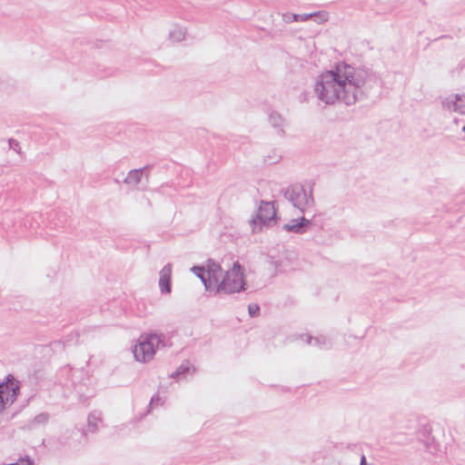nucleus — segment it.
<instances>
[{
    "instance_id": "1",
    "label": "nucleus",
    "mask_w": 465,
    "mask_h": 465,
    "mask_svg": "<svg viewBox=\"0 0 465 465\" xmlns=\"http://www.w3.org/2000/svg\"><path fill=\"white\" fill-rule=\"evenodd\" d=\"M379 84L380 79L374 73L338 63L317 77L313 91L319 101L326 105L337 102L352 105Z\"/></svg>"
},
{
    "instance_id": "2",
    "label": "nucleus",
    "mask_w": 465,
    "mask_h": 465,
    "mask_svg": "<svg viewBox=\"0 0 465 465\" xmlns=\"http://www.w3.org/2000/svg\"><path fill=\"white\" fill-rule=\"evenodd\" d=\"M205 276L211 283V289L208 292H213L214 295L233 294L243 292L247 288L243 268L238 261L233 262L230 270L224 272L218 262L208 259Z\"/></svg>"
},
{
    "instance_id": "3",
    "label": "nucleus",
    "mask_w": 465,
    "mask_h": 465,
    "mask_svg": "<svg viewBox=\"0 0 465 465\" xmlns=\"http://www.w3.org/2000/svg\"><path fill=\"white\" fill-rule=\"evenodd\" d=\"M167 346L165 336L163 333L152 332L141 335L137 344L133 348V353L136 361L146 362L153 359L156 349Z\"/></svg>"
},
{
    "instance_id": "4",
    "label": "nucleus",
    "mask_w": 465,
    "mask_h": 465,
    "mask_svg": "<svg viewBox=\"0 0 465 465\" xmlns=\"http://www.w3.org/2000/svg\"><path fill=\"white\" fill-rule=\"evenodd\" d=\"M283 197L290 202L293 207L305 213L307 208L314 205L312 188L306 190L302 184L295 183L289 185L282 190Z\"/></svg>"
},
{
    "instance_id": "5",
    "label": "nucleus",
    "mask_w": 465,
    "mask_h": 465,
    "mask_svg": "<svg viewBox=\"0 0 465 465\" xmlns=\"http://www.w3.org/2000/svg\"><path fill=\"white\" fill-rule=\"evenodd\" d=\"M277 214L274 202L261 201L256 215L252 219L251 223L252 232H257L262 230V226L276 223Z\"/></svg>"
},
{
    "instance_id": "6",
    "label": "nucleus",
    "mask_w": 465,
    "mask_h": 465,
    "mask_svg": "<svg viewBox=\"0 0 465 465\" xmlns=\"http://www.w3.org/2000/svg\"><path fill=\"white\" fill-rule=\"evenodd\" d=\"M19 383L12 374L0 383V413L16 400L19 394Z\"/></svg>"
},
{
    "instance_id": "7",
    "label": "nucleus",
    "mask_w": 465,
    "mask_h": 465,
    "mask_svg": "<svg viewBox=\"0 0 465 465\" xmlns=\"http://www.w3.org/2000/svg\"><path fill=\"white\" fill-rule=\"evenodd\" d=\"M440 104L444 110L459 114H465V93L450 94L440 97Z\"/></svg>"
},
{
    "instance_id": "8",
    "label": "nucleus",
    "mask_w": 465,
    "mask_h": 465,
    "mask_svg": "<svg viewBox=\"0 0 465 465\" xmlns=\"http://www.w3.org/2000/svg\"><path fill=\"white\" fill-rule=\"evenodd\" d=\"M329 18V15L325 11L313 12L310 14H291L286 13L282 15V19L285 23L290 24L292 22H306L313 20L317 24H322Z\"/></svg>"
},
{
    "instance_id": "9",
    "label": "nucleus",
    "mask_w": 465,
    "mask_h": 465,
    "mask_svg": "<svg viewBox=\"0 0 465 465\" xmlns=\"http://www.w3.org/2000/svg\"><path fill=\"white\" fill-rule=\"evenodd\" d=\"M296 339H300L305 343L322 350H330L331 348H332L333 345L332 339L325 335L313 337L308 333H302L296 335Z\"/></svg>"
},
{
    "instance_id": "10",
    "label": "nucleus",
    "mask_w": 465,
    "mask_h": 465,
    "mask_svg": "<svg viewBox=\"0 0 465 465\" xmlns=\"http://www.w3.org/2000/svg\"><path fill=\"white\" fill-rule=\"evenodd\" d=\"M308 218L302 216L299 218L292 219L289 223L282 226V229L288 232L303 234L308 232Z\"/></svg>"
},
{
    "instance_id": "11",
    "label": "nucleus",
    "mask_w": 465,
    "mask_h": 465,
    "mask_svg": "<svg viewBox=\"0 0 465 465\" xmlns=\"http://www.w3.org/2000/svg\"><path fill=\"white\" fill-rule=\"evenodd\" d=\"M159 287L163 294H169L172 292V264L167 263L160 271Z\"/></svg>"
},
{
    "instance_id": "12",
    "label": "nucleus",
    "mask_w": 465,
    "mask_h": 465,
    "mask_svg": "<svg viewBox=\"0 0 465 465\" xmlns=\"http://www.w3.org/2000/svg\"><path fill=\"white\" fill-rule=\"evenodd\" d=\"M102 415L100 411H94L88 415L87 426L83 430V435L87 436L89 433H95L99 430L102 424Z\"/></svg>"
},
{
    "instance_id": "13",
    "label": "nucleus",
    "mask_w": 465,
    "mask_h": 465,
    "mask_svg": "<svg viewBox=\"0 0 465 465\" xmlns=\"http://www.w3.org/2000/svg\"><path fill=\"white\" fill-rule=\"evenodd\" d=\"M194 368L189 361H184L182 364L171 374V377L177 381L184 380L189 374L193 373Z\"/></svg>"
},
{
    "instance_id": "14",
    "label": "nucleus",
    "mask_w": 465,
    "mask_h": 465,
    "mask_svg": "<svg viewBox=\"0 0 465 465\" xmlns=\"http://www.w3.org/2000/svg\"><path fill=\"white\" fill-rule=\"evenodd\" d=\"M191 272L198 277L204 285L205 291L211 289V283L206 280V263L204 265H193Z\"/></svg>"
},
{
    "instance_id": "15",
    "label": "nucleus",
    "mask_w": 465,
    "mask_h": 465,
    "mask_svg": "<svg viewBox=\"0 0 465 465\" xmlns=\"http://www.w3.org/2000/svg\"><path fill=\"white\" fill-rule=\"evenodd\" d=\"M432 429L430 427H424L420 433L422 437L424 438L422 440L424 442V445L427 449L430 450H436L437 449V443L434 436H431Z\"/></svg>"
},
{
    "instance_id": "16",
    "label": "nucleus",
    "mask_w": 465,
    "mask_h": 465,
    "mask_svg": "<svg viewBox=\"0 0 465 465\" xmlns=\"http://www.w3.org/2000/svg\"><path fill=\"white\" fill-rule=\"evenodd\" d=\"M283 122H284L283 118L278 113L272 112L269 114V123L271 124V125L275 129V131L279 134H282L284 133Z\"/></svg>"
},
{
    "instance_id": "17",
    "label": "nucleus",
    "mask_w": 465,
    "mask_h": 465,
    "mask_svg": "<svg viewBox=\"0 0 465 465\" xmlns=\"http://www.w3.org/2000/svg\"><path fill=\"white\" fill-rule=\"evenodd\" d=\"M143 177L144 176L142 173V170L134 169L127 173V176L125 177L124 182V183L129 185H138L139 183H142Z\"/></svg>"
},
{
    "instance_id": "18",
    "label": "nucleus",
    "mask_w": 465,
    "mask_h": 465,
    "mask_svg": "<svg viewBox=\"0 0 465 465\" xmlns=\"http://www.w3.org/2000/svg\"><path fill=\"white\" fill-rule=\"evenodd\" d=\"M308 232L312 230L321 231L323 229V220L322 213H315L312 218H308Z\"/></svg>"
},
{
    "instance_id": "19",
    "label": "nucleus",
    "mask_w": 465,
    "mask_h": 465,
    "mask_svg": "<svg viewBox=\"0 0 465 465\" xmlns=\"http://www.w3.org/2000/svg\"><path fill=\"white\" fill-rule=\"evenodd\" d=\"M185 29L181 25H174L169 32V38L173 42H181L184 39Z\"/></svg>"
},
{
    "instance_id": "20",
    "label": "nucleus",
    "mask_w": 465,
    "mask_h": 465,
    "mask_svg": "<svg viewBox=\"0 0 465 465\" xmlns=\"http://www.w3.org/2000/svg\"><path fill=\"white\" fill-rule=\"evenodd\" d=\"M248 313L250 317L254 318L260 314V306L257 303H251L248 305Z\"/></svg>"
},
{
    "instance_id": "21",
    "label": "nucleus",
    "mask_w": 465,
    "mask_h": 465,
    "mask_svg": "<svg viewBox=\"0 0 465 465\" xmlns=\"http://www.w3.org/2000/svg\"><path fill=\"white\" fill-rule=\"evenodd\" d=\"M49 420V415L47 413L42 412L36 415L34 419V423L36 424H45Z\"/></svg>"
},
{
    "instance_id": "22",
    "label": "nucleus",
    "mask_w": 465,
    "mask_h": 465,
    "mask_svg": "<svg viewBox=\"0 0 465 465\" xmlns=\"http://www.w3.org/2000/svg\"><path fill=\"white\" fill-rule=\"evenodd\" d=\"M8 146H9V149L14 150L16 153H20L21 147H20V143L17 140L14 139V138L8 139Z\"/></svg>"
},
{
    "instance_id": "23",
    "label": "nucleus",
    "mask_w": 465,
    "mask_h": 465,
    "mask_svg": "<svg viewBox=\"0 0 465 465\" xmlns=\"http://www.w3.org/2000/svg\"><path fill=\"white\" fill-rule=\"evenodd\" d=\"M152 168H153V165L146 164L143 168H139L138 169V170H142V173L143 174V176L145 178L146 183H148L149 176H150V172H151Z\"/></svg>"
},
{
    "instance_id": "24",
    "label": "nucleus",
    "mask_w": 465,
    "mask_h": 465,
    "mask_svg": "<svg viewBox=\"0 0 465 465\" xmlns=\"http://www.w3.org/2000/svg\"><path fill=\"white\" fill-rule=\"evenodd\" d=\"M51 347L54 351H58V350H62L64 349V343H62V341H55L54 342L51 343Z\"/></svg>"
},
{
    "instance_id": "25",
    "label": "nucleus",
    "mask_w": 465,
    "mask_h": 465,
    "mask_svg": "<svg viewBox=\"0 0 465 465\" xmlns=\"http://www.w3.org/2000/svg\"><path fill=\"white\" fill-rule=\"evenodd\" d=\"M160 401H161V398L158 396V395H153L152 398H151V401H150V403H149V406L152 408L155 405H158L160 404Z\"/></svg>"
},
{
    "instance_id": "26",
    "label": "nucleus",
    "mask_w": 465,
    "mask_h": 465,
    "mask_svg": "<svg viewBox=\"0 0 465 465\" xmlns=\"http://www.w3.org/2000/svg\"><path fill=\"white\" fill-rule=\"evenodd\" d=\"M360 465H371V464H368V463H367L366 457L362 454V455L361 456Z\"/></svg>"
},
{
    "instance_id": "27",
    "label": "nucleus",
    "mask_w": 465,
    "mask_h": 465,
    "mask_svg": "<svg viewBox=\"0 0 465 465\" xmlns=\"http://www.w3.org/2000/svg\"><path fill=\"white\" fill-rule=\"evenodd\" d=\"M27 465H33V461L31 460H27Z\"/></svg>"
},
{
    "instance_id": "28",
    "label": "nucleus",
    "mask_w": 465,
    "mask_h": 465,
    "mask_svg": "<svg viewBox=\"0 0 465 465\" xmlns=\"http://www.w3.org/2000/svg\"><path fill=\"white\" fill-rule=\"evenodd\" d=\"M276 162H277V160L269 161V163H275Z\"/></svg>"
},
{
    "instance_id": "29",
    "label": "nucleus",
    "mask_w": 465,
    "mask_h": 465,
    "mask_svg": "<svg viewBox=\"0 0 465 465\" xmlns=\"http://www.w3.org/2000/svg\"><path fill=\"white\" fill-rule=\"evenodd\" d=\"M462 131L465 133V125L462 127Z\"/></svg>"
}]
</instances>
